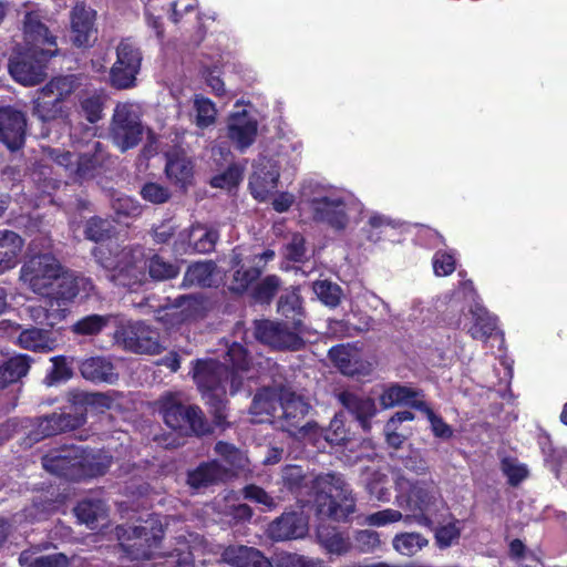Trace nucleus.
Returning <instances> with one entry per match:
<instances>
[{
	"label": "nucleus",
	"instance_id": "obj_9",
	"mask_svg": "<svg viewBox=\"0 0 567 567\" xmlns=\"http://www.w3.org/2000/svg\"><path fill=\"white\" fill-rule=\"evenodd\" d=\"M53 56L52 51L27 48L24 52L10 60V74L23 85H35L44 80L47 64Z\"/></svg>",
	"mask_w": 567,
	"mask_h": 567
},
{
	"label": "nucleus",
	"instance_id": "obj_28",
	"mask_svg": "<svg viewBox=\"0 0 567 567\" xmlns=\"http://www.w3.org/2000/svg\"><path fill=\"white\" fill-rule=\"evenodd\" d=\"M279 173L275 169H268L265 165L257 167L249 177L248 188L251 196L265 203L278 187Z\"/></svg>",
	"mask_w": 567,
	"mask_h": 567
},
{
	"label": "nucleus",
	"instance_id": "obj_57",
	"mask_svg": "<svg viewBox=\"0 0 567 567\" xmlns=\"http://www.w3.org/2000/svg\"><path fill=\"white\" fill-rule=\"evenodd\" d=\"M72 396L75 400V405L80 406L81 410L83 409L86 416L90 406L106 410L112 405V399L101 392H75L72 393Z\"/></svg>",
	"mask_w": 567,
	"mask_h": 567
},
{
	"label": "nucleus",
	"instance_id": "obj_43",
	"mask_svg": "<svg viewBox=\"0 0 567 567\" xmlns=\"http://www.w3.org/2000/svg\"><path fill=\"white\" fill-rule=\"evenodd\" d=\"M212 415L213 424L221 430L229 429L231 423L228 419V400L226 393H213L204 398Z\"/></svg>",
	"mask_w": 567,
	"mask_h": 567
},
{
	"label": "nucleus",
	"instance_id": "obj_55",
	"mask_svg": "<svg viewBox=\"0 0 567 567\" xmlns=\"http://www.w3.org/2000/svg\"><path fill=\"white\" fill-rule=\"evenodd\" d=\"M281 478L284 487L292 494H300L307 486V475L300 465H286Z\"/></svg>",
	"mask_w": 567,
	"mask_h": 567
},
{
	"label": "nucleus",
	"instance_id": "obj_32",
	"mask_svg": "<svg viewBox=\"0 0 567 567\" xmlns=\"http://www.w3.org/2000/svg\"><path fill=\"white\" fill-rule=\"evenodd\" d=\"M18 342L23 349L34 352H49L55 347V339L52 338L50 330L34 327L22 330Z\"/></svg>",
	"mask_w": 567,
	"mask_h": 567
},
{
	"label": "nucleus",
	"instance_id": "obj_4",
	"mask_svg": "<svg viewBox=\"0 0 567 567\" xmlns=\"http://www.w3.org/2000/svg\"><path fill=\"white\" fill-rule=\"evenodd\" d=\"M114 340L124 350L136 354L154 355L164 350L158 329L141 320L118 324Z\"/></svg>",
	"mask_w": 567,
	"mask_h": 567
},
{
	"label": "nucleus",
	"instance_id": "obj_26",
	"mask_svg": "<svg viewBox=\"0 0 567 567\" xmlns=\"http://www.w3.org/2000/svg\"><path fill=\"white\" fill-rule=\"evenodd\" d=\"M95 11L87 10L85 6L76 4L71 13V39L76 48L91 47V37L94 29Z\"/></svg>",
	"mask_w": 567,
	"mask_h": 567
},
{
	"label": "nucleus",
	"instance_id": "obj_3",
	"mask_svg": "<svg viewBox=\"0 0 567 567\" xmlns=\"http://www.w3.org/2000/svg\"><path fill=\"white\" fill-rule=\"evenodd\" d=\"M159 403L163 420L172 430L197 437L213 434V426L198 405H186L174 394L163 396Z\"/></svg>",
	"mask_w": 567,
	"mask_h": 567
},
{
	"label": "nucleus",
	"instance_id": "obj_1",
	"mask_svg": "<svg viewBox=\"0 0 567 567\" xmlns=\"http://www.w3.org/2000/svg\"><path fill=\"white\" fill-rule=\"evenodd\" d=\"M396 502L406 513L405 523H415L419 526L432 529L437 522L440 494L433 481L406 480L401 477L398 482Z\"/></svg>",
	"mask_w": 567,
	"mask_h": 567
},
{
	"label": "nucleus",
	"instance_id": "obj_30",
	"mask_svg": "<svg viewBox=\"0 0 567 567\" xmlns=\"http://www.w3.org/2000/svg\"><path fill=\"white\" fill-rule=\"evenodd\" d=\"M111 464V456L93 453L83 447V453L79 456L76 481L102 476L109 471Z\"/></svg>",
	"mask_w": 567,
	"mask_h": 567
},
{
	"label": "nucleus",
	"instance_id": "obj_20",
	"mask_svg": "<svg viewBox=\"0 0 567 567\" xmlns=\"http://www.w3.org/2000/svg\"><path fill=\"white\" fill-rule=\"evenodd\" d=\"M340 404L351 413L364 431H370L371 420L377 414L373 399L343 390L337 394Z\"/></svg>",
	"mask_w": 567,
	"mask_h": 567
},
{
	"label": "nucleus",
	"instance_id": "obj_42",
	"mask_svg": "<svg viewBox=\"0 0 567 567\" xmlns=\"http://www.w3.org/2000/svg\"><path fill=\"white\" fill-rule=\"evenodd\" d=\"M429 540L425 536L416 532H405L396 534L392 540L393 548L404 556H414L425 546Z\"/></svg>",
	"mask_w": 567,
	"mask_h": 567
},
{
	"label": "nucleus",
	"instance_id": "obj_13",
	"mask_svg": "<svg viewBox=\"0 0 567 567\" xmlns=\"http://www.w3.org/2000/svg\"><path fill=\"white\" fill-rule=\"evenodd\" d=\"M316 497L318 513L337 522H344L355 511V499L344 484Z\"/></svg>",
	"mask_w": 567,
	"mask_h": 567
},
{
	"label": "nucleus",
	"instance_id": "obj_45",
	"mask_svg": "<svg viewBox=\"0 0 567 567\" xmlns=\"http://www.w3.org/2000/svg\"><path fill=\"white\" fill-rule=\"evenodd\" d=\"M164 567H195L194 554L190 544L185 538H179L176 546L164 554Z\"/></svg>",
	"mask_w": 567,
	"mask_h": 567
},
{
	"label": "nucleus",
	"instance_id": "obj_27",
	"mask_svg": "<svg viewBox=\"0 0 567 567\" xmlns=\"http://www.w3.org/2000/svg\"><path fill=\"white\" fill-rule=\"evenodd\" d=\"M165 174L174 185L185 190L193 183L194 164L184 152H168L166 154Z\"/></svg>",
	"mask_w": 567,
	"mask_h": 567
},
{
	"label": "nucleus",
	"instance_id": "obj_37",
	"mask_svg": "<svg viewBox=\"0 0 567 567\" xmlns=\"http://www.w3.org/2000/svg\"><path fill=\"white\" fill-rule=\"evenodd\" d=\"M52 365L44 377V383L49 386L59 385L71 380L74 375V358L63 354L50 359Z\"/></svg>",
	"mask_w": 567,
	"mask_h": 567
},
{
	"label": "nucleus",
	"instance_id": "obj_56",
	"mask_svg": "<svg viewBox=\"0 0 567 567\" xmlns=\"http://www.w3.org/2000/svg\"><path fill=\"white\" fill-rule=\"evenodd\" d=\"M499 467L502 473L507 477V483L514 487L518 486L528 476L527 466L519 463L516 457H503Z\"/></svg>",
	"mask_w": 567,
	"mask_h": 567
},
{
	"label": "nucleus",
	"instance_id": "obj_18",
	"mask_svg": "<svg viewBox=\"0 0 567 567\" xmlns=\"http://www.w3.org/2000/svg\"><path fill=\"white\" fill-rule=\"evenodd\" d=\"M231 475L229 468L218 460L202 462L194 470L187 472L186 483L193 489L207 488L226 482Z\"/></svg>",
	"mask_w": 567,
	"mask_h": 567
},
{
	"label": "nucleus",
	"instance_id": "obj_62",
	"mask_svg": "<svg viewBox=\"0 0 567 567\" xmlns=\"http://www.w3.org/2000/svg\"><path fill=\"white\" fill-rule=\"evenodd\" d=\"M275 565L276 567H322V561L297 553L280 551L275 557Z\"/></svg>",
	"mask_w": 567,
	"mask_h": 567
},
{
	"label": "nucleus",
	"instance_id": "obj_14",
	"mask_svg": "<svg viewBox=\"0 0 567 567\" xmlns=\"http://www.w3.org/2000/svg\"><path fill=\"white\" fill-rule=\"evenodd\" d=\"M308 533V519L302 512H284L267 528V535L274 542L302 538Z\"/></svg>",
	"mask_w": 567,
	"mask_h": 567
},
{
	"label": "nucleus",
	"instance_id": "obj_15",
	"mask_svg": "<svg viewBox=\"0 0 567 567\" xmlns=\"http://www.w3.org/2000/svg\"><path fill=\"white\" fill-rule=\"evenodd\" d=\"M310 207L313 220L324 223L336 230H343L347 227L349 218L343 199L328 196L312 198Z\"/></svg>",
	"mask_w": 567,
	"mask_h": 567
},
{
	"label": "nucleus",
	"instance_id": "obj_11",
	"mask_svg": "<svg viewBox=\"0 0 567 567\" xmlns=\"http://www.w3.org/2000/svg\"><path fill=\"white\" fill-rule=\"evenodd\" d=\"M25 137V114L11 106L0 107V143L13 153L24 147Z\"/></svg>",
	"mask_w": 567,
	"mask_h": 567
},
{
	"label": "nucleus",
	"instance_id": "obj_21",
	"mask_svg": "<svg viewBox=\"0 0 567 567\" xmlns=\"http://www.w3.org/2000/svg\"><path fill=\"white\" fill-rule=\"evenodd\" d=\"M227 136L240 151L248 148L256 140L258 123L246 111L231 114L227 124Z\"/></svg>",
	"mask_w": 567,
	"mask_h": 567
},
{
	"label": "nucleus",
	"instance_id": "obj_12",
	"mask_svg": "<svg viewBox=\"0 0 567 567\" xmlns=\"http://www.w3.org/2000/svg\"><path fill=\"white\" fill-rule=\"evenodd\" d=\"M226 364L214 359H198L194 363L193 379L203 398L213 393H226L224 374Z\"/></svg>",
	"mask_w": 567,
	"mask_h": 567
},
{
	"label": "nucleus",
	"instance_id": "obj_52",
	"mask_svg": "<svg viewBox=\"0 0 567 567\" xmlns=\"http://www.w3.org/2000/svg\"><path fill=\"white\" fill-rule=\"evenodd\" d=\"M110 322V316L103 315H89L79 319L72 326V332L78 336H96L99 334Z\"/></svg>",
	"mask_w": 567,
	"mask_h": 567
},
{
	"label": "nucleus",
	"instance_id": "obj_40",
	"mask_svg": "<svg viewBox=\"0 0 567 567\" xmlns=\"http://www.w3.org/2000/svg\"><path fill=\"white\" fill-rule=\"evenodd\" d=\"M74 514L80 523L94 528L97 520L106 515L105 504L101 499H82L74 507Z\"/></svg>",
	"mask_w": 567,
	"mask_h": 567
},
{
	"label": "nucleus",
	"instance_id": "obj_46",
	"mask_svg": "<svg viewBox=\"0 0 567 567\" xmlns=\"http://www.w3.org/2000/svg\"><path fill=\"white\" fill-rule=\"evenodd\" d=\"M84 280L82 277H73V276H59L58 279L54 280L55 287L52 286L50 290V295L54 297L58 301H62L63 303L72 302L80 292V284Z\"/></svg>",
	"mask_w": 567,
	"mask_h": 567
},
{
	"label": "nucleus",
	"instance_id": "obj_16",
	"mask_svg": "<svg viewBox=\"0 0 567 567\" xmlns=\"http://www.w3.org/2000/svg\"><path fill=\"white\" fill-rule=\"evenodd\" d=\"M537 444L543 454L545 467L567 486V450L555 446L550 434L543 429L537 434Z\"/></svg>",
	"mask_w": 567,
	"mask_h": 567
},
{
	"label": "nucleus",
	"instance_id": "obj_33",
	"mask_svg": "<svg viewBox=\"0 0 567 567\" xmlns=\"http://www.w3.org/2000/svg\"><path fill=\"white\" fill-rule=\"evenodd\" d=\"M31 358L28 354H19L9 358L0 364V390L18 382L30 369Z\"/></svg>",
	"mask_w": 567,
	"mask_h": 567
},
{
	"label": "nucleus",
	"instance_id": "obj_31",
	"mask_svg": "<svg viewBox=\"0 0 567 567\" xmlns=\"http://www.w3.org/2000/svg\"><path fill=\"white\" fill-rule=\"evenodd\" d=\"M23 245V238L16 231L0 230V274L17 266Z\"/></svg>",
	"mask_w": 567,
	"mask_h": 567
},
{
	"label": "nucleus",
	"instance_id": "obj_44",
	"mask_svg": "<svg viewBox=\"0 0 567 567\" xmlns=\"http://www.w3.org/2000/svg\"><path fill=\"white\" fill-rule=\"evenodd\" d=\"M114 226L107 218L92 216L84 223V238L93 243H103L112 238Z\"/></svg>",
	"mask_w": 567,
	"mask_h": 567
},
{
	"label": "nucleus",
	"instance_id": "obj_34",
	"mask_svg": "<svg viewBox=\"0 0 567 567\" xmlns=\"http://www.w3.org/2000/svg\"><path fill=\"white\" fill-rule=\"evenodd\" d=\"M473 324L468 329L470 336L475 340H488L497 328V319L486 308L476 305L471 309Z\"/></svg>",
	"mask_w": 567,
	"mask_h": 567
},
{
	"label": "nucleus",
	"instance_id": "obj_24",
	"mask_svg": "<svg viewBox=\"0 0 567 567\" xmlns=\"http://www.w3.org/2000/svg\"><path fill=\"white\" fill-rule=\"evenodd\" d=\"M221 559L231 567H274L260 549L245 545L227 546L221 553Z\"/></svg>",
	"mask_w": 567,
	"mask_h": 567
},
{
	"label": "nucleus",
	"instance_id": "obj_53",
	"mask_svg": "<svg viewBox=\"0 0 567 567\" xmlns=\"http://www.w3.org/2000/svg\"><path fill=\"white\" fill-rule=\"evenodd\" d=\"M188 237L195 252L208 254L215 249L218 233L214 229L193 228Z\"/></svg>",
	"mask_w": 567,
	"mask_h": 567
},
{
	"label": "nucleus",
	"instance_id": "obj_64",
	"mask_svg": "<svg viewBox=\"0 0 567 567\" xmlns=\"http://www.w3.org/2000/svg\"><path fill=\"white\" fill-rule=\"evenodd\" d=\"M140 195L145 202L154 205L165 204L172 197L169 188L156 182L144 183L141 187Z\"/></svg>",
	"mask_w": 567,
	"mask_h": 567
},
{
	"label": "nucleus",
	"instance_id": "obj_48",
	"mask_svg": "<svg viewBox=\"0 0 567 567\" xmlns=\"http://www.w3.org/2000/svg\"><path fill=\"white\" fill-rule=\"evenodd\" d=\"M111 208L115 214L117 223H121L126 218H136L143 213V208L140 202L124 194L114 196L112 198Z\"/></svg>",
	"mask_w": 567,
	"mask_h": 567
},
{
	"label": "nucleus",
	"instance_id": "obj_7",
	"mask_svg": "<svg viewBox=\"0 0 567 567\" xmlns=\"http://www.w3.org/2000/svg\"><path fill=\"white\" fill-rule=\"evenodd\" d=\"M301 331L295 330L288 321L261 319L254 322L255 338L275 350H301L305 347V340L300 336Z\"/></svg>",
	"mask_w": 567,
	"mask_h": 567
},
{
	"label": "nucleus",
	"instance_id": "obj_58",
	"mask_svg": "<svg viewBox=\"0 0 567 567\" xmlns=\"http://www.w3.org/2000/svg\"><path fill=\"white\" fill-rule=\"evenodd\" d=\"M313 291L319 300L330 308H336L341 302L342 289L334 282L329 280L316 281Z\"/></svg>",
	"mask_w": 567,
	"mask_h": 567
},
{
	"label": "nucleus",
	"instance_id": "obj_41",
	"mask_svg": "<svg viewBox=\"0 0 567 567\" xmlns=\"http://www.w3.org/2000/svg\"><path fill=\"white\" fill-rule=\"evenodd\" d=\"M105 96L103 93L93 92L79 96V114L89 123H97L103 115Z\"/></svg>",
	"mask_w": 567,
	"mask_h": 567
},
{
	"label": "nucleus",
	"instance_id": "obj_19",
	"mask_svg": "<svg viewBox=\"0 0 567 567\" xmlns=\"http://www.w3.org/2000/svg\"><path fill=\"white\" fill-rule=\"evenodd\" d=\"M233 274L227 282V289L233 295L243 296L251 290L257 280L260 279L264 267L257 264L246 265L240 256L236 255L231 258Z\"/></svg>",
	"mask_w": 567,
	"mask_h": 567
},
{
	"label": "nucleus",
	"instance_id": "obj_63",
	"mask_svg": "<svg viewBox=\"0 0 567 567\" xmlns=\"http://www.w3.org/2000/svg\"><path fill=\"white\" fill-rule=\"evenodd\" d=\"M214 452L230 467H244V457L241 451L235 444L225 441H217L214 445Z\"/></svg>",
	"mask_w": 567,
	"mask_h": 567
},
{
	"label": "nucleus",
	"instance_id": "obj_39",
	"mask_svg": "<svg viewBox=\"0 0 567 567\" xmlns=\"http://www.w3.org/2000/svg\"><path fill=\"white\" fill-rule=\"evenodd\" d=\"M216 264L212 260L194 262L189 265L184 274L183 286L185 287H210Z\"/></svg>",
	"mask_w": 567,
	"mask_h": 567
},
{
	"label": "nucleus",
	"instance_id": "obj_5",
	"mask_svg": "<svg viewBox=\"0 0 567 567\" xmlns=\"http://www.w3.org/2000/svg\"><path fill=\"white\" fill-rule=\"evenodd\" d=\"M143 53L132 38H123L116 47V60L110 69L109 82L116 90H128L136 85Z\"/></svg>",
	"mask_w": 567,
	"mask_h": 567
},
{
	"label": "nucleus",
	"instance_id": "obj_8",
	"mask_svg": "<svg viewBox=\"0 0 567 567\" xmlns=\"http://www.w3.org/2000/svg\"><path fill=\"white\" fill-rule=\"evenodd\" d=\"M144 127L136 112L130 105H117L111 122V137L124 153L136 147L143 138Z\"/></svg>",
	"mask_w": 567,
	"mask_h": 567
},
{
	"label": "nucleus",
	"instance_id": "obj_50",
	"mask_svg": "<svg viewBox=\"0 0 567 567\" xmlns=\"http://www.w3.org/2000/svg\"><path fill=\"white\" fill-rule=\"evenodd\" d=\"M101 161L96 154L84 153L78 154L75 167L72 171L74 182L82 183L95 176Z\"/></svg>",
	"mask_w": 567,
	"mask_h": 567
},
{
	"label": "nucleus",
	"instance_id": "obj_10",
	"mask_svg": "<svg viewBox=\"0 0 567 567\" xmlns=\"http://www.w3.org/2000/svg\"><path fill=\"white\" fill-rule=\"evenodd\" d=\"M80 453H83V446L62 445L45 453L41 463L47 472L69 481H76Z\"/></svg>",
	"mask_w": 567,
	"mask_h": 567
},
{
	"label": "nucleus",
	"instance_id": "obj_22",
	"mask_svg": "<svg viewBox=\"0 0 567 567\" xmlns=\"http://www.w3.org/2000/svg\"><path fill=\"white\" fill-rule=\"evenodd\" d=\"M83 379L94 384H114L118 380L116 367L110 358L94 355L83 359L79 364Z\"/></svg>",
	"mask_w": 567,
	"mask_h": 567
},
{
	"label": "nucleus",
	"instance_id": "obj_36",
	"mask_svg": "<svg viewBox=\"0 0 567 567\" xmlns=\"http://www.w3.org/2000/svg\"><path fill=\"white\" fill-rule=\"evenodd\" d=\"M282 284V279L278 275H267L256 281L250 290V297L258 305L270 306L281 290Z\"/></svg>",
	"mask_w": 567,
	"mask_h": 567
},
{
	"label": "nucleus",
	"instance_id": "obj_35",
	"mask_svg": "<svg viewBox=\"0 0 567 567\" xmlns=\"http://www.w3.org/2000/svg\"><path fill=\"white\" fill-rule=\"evenodd\" d=\"M145 268L151 281L154 282L175 279L181 272L177 262L166 260L158 254H154L145 260Z\"/></svg>",
	"mask_w": 567,
	"mask_h": 567
},
{
	"label": "nucleus",
	"instance_id": "obj_25",
	"mask_svg": "<svg viewBox=\"0 0 567 567\" xmlns=\"http://www.w3.org/2000/svg\"><path fill=\"white\" fill-rule=\"evenodd\" d=\"M277 311L295 330H302L306 311L299 286L286 288L277 301Z\"/></svg>",
	"mask_w": 567,
	"mask_h": 567
},
{
	"label": "nucleus",
	"instance_id": "obj_61",
	"mask_svg": "<svg viewBox=\"0 0 567 567\" xmlns=\"http://www.w3.org/2000/svg\"><path fill=\"white\" fill-rule=\"evenodd\" d=\"M324 440L331 445H346L350 440L349 430L346 429L343 415L336 414L329 426L323 430Z\"/></svg>",
	"mask_w": 567,
	"mask_h": 567
},
{
	"label": "nucleus",
	"instance_id": "obj_38",
	"mask_svg": "<svg viewBox=\"0 0 567 567\" xmlns=\"http://www.w3.org/2000/svg\"><path fill=\"white\" fill-rule=\"evenodd\" d=\"M420 392L401 384H392L380 395V403L383 408H393L394 405L406 404L414 408V403L424 402L417 400Z\"/></svg>",
	"mask_w": 567,
	"mask_h": 567
},
{
	"label": "nucleus",
	"instance_id": "obj_54",
	"mask_svg": "<svg viewBox=\"0 0 567 567\" xmlns=\"http://www.w3.org/2000/svg\"><path fill=\"white\" fill-rule=\"evenodd\" d=\"M414 409L424 412L431 423V430L435 437L450 440L453 437V429L441 415H437L426 402L414 403Z\"/></svg>",
	"mask_w": 567,
	"mask_h": 567
},
{
	"label": "nucleus",
	"instance_id": "obj_59",
	"mask_svg": "<svg viewBox=\"0 0 567 567\" xmlns=\"http://www.w3.org/2000/svg\"><path fill=\"white\" fill-rule=\"evenodd\" d=\"M196 110V125L206 128L215 123L217 110L215 103L203 95H196L194 101Z\"/></svg>",
	"mask_w": 567,
	"mask_h": 567
},
{
	"label": "nucleus",
	"instance_id": "obj_49",
	"mask_svg": "<svg viewBox=\"0 0 567 567\" xmlns=\"http://www.w3.org/2000/svg\"><path fill=\"white\" fill-rule=\"evenodd\" d=\"M328 358L333 365L344 375L353 377L359 370L352 362L351 350L346 344H337L329 349Z\"/></svg>",
	"mask_w": 567,
	"mask_h": 567
},
{
	"label": "nucleus",
	"instance_id": "obj_17",
	"mask_svg": "<svg viewBox=\"0 0 567 567\" xmlns=\"http://www.w3.org/2000/svg\"><path fill=\"white\" fill-rule=\"evenodd\" d=\"M281 408L282 425L288 432L308 434L316 425L305 421L309 413L310 404L301 396L291 394L281 402Z\"/></svg>",
	"mask_w": 567,
	"mask_h": 567
},
{
	"label": "nucleus",
	"instance_id": "obj_29",
	"mask_svg": "<svg viewBox=\"0 0 567 567\" xmlns=\"http://www.w3.org/2000/svg\"><path fill=\"white\" fill-rule=\"evenodd\" d=\"M32 104V115L42 122L54 121L65 113L64 102L61 97L45 91V85L38 91Z\"/></svg>",
	"mask_w": 567,
	"mask_h": 567
},
{
	"label": "nucleus",
	"instance_id": "obj_47",
	"mask_svg": "<svg viewBox=\"0 0 567 567\" xmlns=\"http://www.w3.org/2000/svg\"><path fill=\"white\" fill-rule=\"evenodd\" d=\"M317 537L320 545L329 554L342 555L346 554L350 548L349 542L336 528H319Z\"/></svg>",
	"mask_w": 567,
	"mask_h": 567
},
{
	"label": "nucleus",
	"instance_id": "obj_60",
	"mask_svg": "<svg viewBox=\"0 0 567 567\" xmlns=\"http://www.w3.org/2000/svg\"><path fill=\"white\" fill-rule=\"evenodd\" d=\"M460 522L453 517L452 522L447 524L433 526L435 544L439 548L444 549L450 547L454 542L458 540L461 536Z\"/></svg>",
	"mask_w": 567,
	"mask_h": 567
},
{
	"label": "nucleus",
	"instance_id": "obj_2",
	"mask_svg": "<svg viewBox=\"0 0 567 567\" xmlns=\"http://www.w3.org/2000/svg\"><path fill=\"white\" fill-rule=\"evenodd\" d=\"M86 422L84 410L75 405V400L71 395L69 405L60 412H53L48 415L28 419L24 427V444L32 446L33 444L64 432L74 431L83 426Z\"/></svg>",
	"mask_w": 567,
	"mask_h": 567
},
{
	"label": "nucleus",
	"instance_id": "obj_23",
	"mask_svg": "<svg viewBox=\"0 0 567 567\" xmlns=\"http://www.w3.org/2000/svg\"><path fill=\"white\" fill-rule=\"evenodd\" d=\"M23 32L27 48L52 51L54 56L58 54L56 38L50 33L49 28L43 22L31 13L25 16Z\"/></svg>",
	"mask_w": 567,
	"mask_h": 567
},
{
	"label": "nucleus",
	"instance_id": "obj_6",
	"mask_svg": "<svg viewBox=\"0 0 567 567\" xmlns=\"http://www.w3.org/2000/svg\"><path fill=\"white\" fill-rule=\"evenodd\" d=\"M62 272V266L52 254L30 257L21 267L20 278L39 295H50L54 280Z\"/></svg>",
	"mask_w": 567,
	"mask_h": 567
},
{
	"label": "nucleus",
	"instance_id": "obj_51",
	"mask_svg": "<svg viewBox=\"0 0 567 567\" xmlns=\"http://www.w3.org/2000/svg\"><path fill=\"white\" fill-rule=\"evenodd\" d=\"M80 80V75L78 74L55 76L45 84V91H49V93H53V95L61 97V100L64 102L66 97H69L79 89L81 85Z\"/></svg>",
	"mask_w": 567,
	"mask_h": 567
}]
</instances>
